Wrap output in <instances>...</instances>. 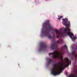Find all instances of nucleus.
I'll use <instances>...</instances> for the list:
<instances>
[{"mask_svg": "<svg viewBox=\"0 0 77 77\" xmlns=\"http://www.w3.org/2000/svg\"><path fill=\"white\" fill-rule=\"evenodd\" d=\"M65 49H68V47H67V46L66 45H65L62 47L61 48V52L56 51L53 53H49V56H51V54H53V56H51L52 58L60 59L61 62H63V58L62 55L64 54Z\"/></svg>", "mask_w": 77, "mask_h": 77, "instance_id": "f257e3e1", "label": "nucleus"}, {"mask_svg": "<svg viewBox=\"0 0 77 77\" xmlns=\"http://www.w3.org/2000/svg\"><path fill=\"white\" fill-rule=\"evenodd\" d=\"M47 26H49V28L52 31L51 33H53L54 35L53 36H51L49 34V32L47 31V30L46 31H44L42 30V33L43 34H44L45 36H47L49 39H52L53 38H55V35L54 33V32L55 30H54V28H51L52 26L50 24V20H47L44 23L43 25V27H45V28H47Z\"/></svg>", "mask_w": 77, "mask_h": 77, "instance_id": "f03ea898", "label": "nucleus"}, {"mask_svg": "<svg viewBox=\"0 0 77 77\" xmlns=\"http://www.w3.org/2000/svg\"><path fill=\"white\" fill-rule=\"evenodd\" d=\"M64 60H65V64H62L61 62H60L59 64V66L61 70L65 69V68H66L69 65V64L71 65V61L68 58H66L64 59Z\"/></svg>", "mask_w": 77, "mask_h": 77, "instance_id": "7ed1b4c3", "label": "nucleus"}, {"mask_svg": "<svg viewBox=\"0 0 77 77\" xmlns=\"http://www.w3.org/2000/svg\"><path fill=\"white\" fill-rule=\"evenodd\" d=\"M71 32L70 29L67 28H65L64 32L65 33H66V35H69V37H70V38L72 39L73 41H75V40L77 38V37L75 36L74 37L72 38V37L74 36V35H73V33H72L71 32Z\"/></svg>", "mask_w": 77, "mask_h": 77, "instance_id": "20e7f679", "label": "nucleus"}, {"mask_svg": "<svg viewBox=\"0 0 77 77\" xmlns=\"http://www.w3.org/2000/svg\"><path fill=\"white\" fill-rule=\"evenodd\" d=\"M63 42V40L62 39V38L60 37L58 41H57L54 44H52L51 48L52 50H57V44H62Z\"/></svg>", "mask_w": 77, "mask_h": 77, "instance_id": "39448f33", "label": "nucleus"}, {"mask_svg": "<svg viewBox=\"0 0 77 77\" xmlns=\"http://www.w3.org/2000/svg\"><path fill=\"white\" fill-rule=\"evenodd\" d=\"M62 20L63 24L67 27H69V25H70V22L68 21V19L67 18L63 19Z\"/></svg>", "mask_w": 77, "mask_h": 77, "instance_id": "423d86ee", "label": "nucleus"}, {"mask_svg": "<svg viewBox=\"0 0 77 77\" xmlns=\"http://www.w3.org/2000/svg\"><path fill=\"white\" fill-rule=\"evenodd\" d=\"M47 48V46L45 45V43L43 42H42L40 44L39 50V51H42L44 48Z\"/></svg>", "mask_w": 77, "mask_h": 77, "instance_id": "0eeeda50", "label": "nucleus"}, {"mask_svg": "<svg viewBox=\"0 0 77 77\" xmlns=\"http://www.w3.org/2000/svg\"><path fill=\"white\" fill-rule=\"evenodd\" d=\"M56 68H53L52 69L51 73L52 74H53L54 75H56L58 74L57 73H56L57 72H56Z\"/></svg>", "mask_w": 77, "mask_h": 77, "instance_id": "6e6552de", "label": "nucleus"}, {"mask_svg": "<svg viewBox=\"0 0 77 77\" xmlns=\"http://www.w3.org/2000/svg\"><path fill=\"white\" fill-rule=\"evenodd\" d=\"M55 33L57 35H62L63 36H64V33L61 32L60 31H55Z\"/></svg>", "mask_w": 77, "mask_h": 77, "instance_id": "1a4fd4ad", "label": "nucleus"}, {"mask_svg": "<svg viewBox=\"0 0 77 77\" xmlns=\"http://www.w3.org/2000/svg\"><path fill=\"white\" fill-rule=\"evenodd\" d=\"M72 54L73 56H74L75 57V58L76 59H77V55L75 54V53H76V51H74L72 52Z\"/></svg>", "mask_w": 77, "mask_h": 77, "instance_id": "9d476101", "label": "nucleus"}, {"mask_svg": "<svg viewBox=\"0 0 77 77\" xmlns=\"http://www.w3.org/2000/svg\"><path fill=\"white\" fill-rule=\"evenodd\" d=\"M69 77H77V75H75L74 74H71L69 76Z\"/></svg>", "mask_w": 77, "mask_h": 77, "instance_id": "9b49d317", "label": "nucleus"}, {"mask_svg": "<svg viewBox=\"0 0 77 77\" xmlns=\"http://www.w3.org/2000/svg\"><path fill=\"white\" fill-rule=\"evenodd\" d=\"M52 62H53V60L51 59H49V61L48 63V64H50V63H51Z\"/></svg>", "mask_w": 77, "mask_h": 77, "instance_id": "f8f14e48", "label": "nucleus"}, {"mask_svg": "<svg viewBox=\"0 0 77 77\" xmlns=\"http://www.w3.org/2000/svg\"><path fill=\"white\" fill-rule=\"evenodd\" d=\"M58 20H60V19H62L63 18V16H58Z\"/></svg>", "mask_w": 77, "mask_h": 77, "instance_id": "ddd939ff", "label": "nucleus"}, {"mask_svg": "<svg viewBox=\"0 0 77 77\" xmlns=\"http://www.w3.org/2000/svg\"><path fill=\"white\" fill-rule=\"evenodd\" d=\"M54 66L55 68H56V69H57V68L58 66L57 65V64H55L54 65Z\"/></svg>", "mask_w": 77, "mask_h": 77, "instance_id": "4468645a", "label": "nucleus"}, {"mask_svg": "<svg viewBox=\"0 0 77 77\" xmlns=\"http://www.w3.org/2000/svg\"><path fill=\"white\" fill-rule=\"evenodd\" d=\"M61 72H62V70H61L59 72H57L56 73V74H57L56 75H59V74H60V73H61Z\"/></svg>", "mask_w": 77, "mask_h": 77, "instance_id": "2eb2a0df", "label": "nucleus"}, {"mask_svg": "<svg viewBox=\"0 0 77 77\" xmlns=\"http://www.w3.org/2000/svg\"><path fill=\"white\" fill-rule=\"evenodd\" d=\"M75 74H77V69H76L75 70Z\"/></svg>", "mask_w": 77, "mask_h": 77, "instance_id": "dca6fc26", "label": "nucleus"}, {"mask_svg": "<svg viewBox=\"0 0 77 77\" xmlns=\"http://www.w3.org/2000/svg\"><path fill=\"white\" fill-rule=\"evenodd\" d=\"M60 36L59 35H57V38H59Z\"/></svg>", "mask_w": 77, "mask_h": 77, "instance_id": "f3484780", "label": "nucleus"}]
</instances>
